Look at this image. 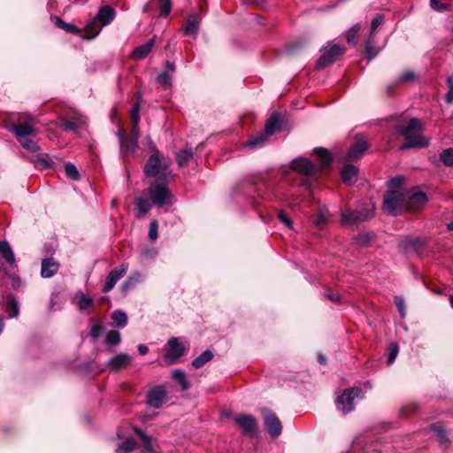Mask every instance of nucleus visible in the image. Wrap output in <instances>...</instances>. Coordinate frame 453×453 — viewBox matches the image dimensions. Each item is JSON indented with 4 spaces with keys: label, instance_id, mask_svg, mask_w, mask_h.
Listing matches in <instances>:
<instances>
[{
    "label": "nucleus",
    "instance_id": "6e6d98bb",
    "mask_svg": "<svg viewBox=\"0 0 453 453\" xmlns=\"http://www.w3.org/2000/svg\"><path fill=\"white\" fill-rule=\"evenodd\" d=\"M157 221L151 220L149 227V237L150 240L155 241L157 238Z\"/></svg>",
    "mask_w": 453,
    "mask_h": 453
},
{
    "label": "nucleus",
    "instance_id": "774afa93",
    "mask_svg": "<svg viewBox=\"0 0 453 453\" xmlns=\"http://www.w3.org/2000/svg\"><path fill=\"white\" fill-rule=\"evenodd\" d=\"M165 68H166L165 71H167L168 73H169V72H171V73L175 72V65L170 61L166 62Z\"/></svg>",
    "mask_w": 453,
    "mask_h": 453
},
{
    "label": "nucleus",
    "instance_id": "bf43d9fd",
    "mask_svg": "<svg viewBox=\"0 0 453 453\" xmlns=\"http://www.w3.org/2000/svg\"><path fill=\"white\" fill-rule=\"evenodd\" d=\"M415 79V73L411 70L404 71L399 77L400 82H409Z\"/></svg>",
    "mask_w": 453,
    "mask_h": 453
},
{
    "label": "nucleus",
    "instance_id": "864d4df0",
    "mask_svg": "<svg viewBox=\"0 0 453 453\" xmlns=\"http://www.w3.org/2000/svg\"><path fill=\"white\" fill-rule=\"evenodd\" d=\"M395 304L396 305L401 316L405 317V301L401 296H395L394 298Z\"/></svg>",
    "mask_w": 453,
    "mask_h": 453
},
{
    "label": "nucleus",
    "instance_id": "39448f33",
    "mask_svg": "<svg viewBox=\"0 0 453 453\" xmlns=\"http://www.w3.org/2000/svg\"><path fill=\"white\" fill-rule=\"evenodd\" d=\"M382 208L390 215H397L407 210V191L388 190L384 195Z\"/></svg>",
    "mask_w": 453,
    "mask_h": 453
},
{
    "label": "nucleus",
    "instance_id": "ddd939ff",
    "mask_svg": "<svg viewBox=\"0 0 453 453\" xmlns=\"http://www.w3.org/2000/svg\"><path fill=\"white\" fill-rule=\"evenodd\" d=\"M168 349L165 355V360L168 364H174L186 352L187 347L177 337L168 340Z\"/></svg>",
    "mask_w": 453,
    "mask_h": 453
},
{
    "label": "nucleus",
    "instance_id": "58836bf2",
    "mask_svg": "<svg viewBox=\"0 0 453 453\" xmlns=\"http://www.w3.org/2000/svg\"><path fill=\"white\" fill-rule=\"evenodd\" d=\"M5 311L10 318L18 316L19 308L16 300L12 297H7L5 302Z\"/></svg>",
    "mask_w": 453,
    "mask_h": 453
},
{
    "label": "nucleus",
    "instance_id": "2f4dec72",
    "mask_svg": "<svg viewBox=\"0 0 453 453\" xmlns=\"http://www.w3.org/2000/svg\"><path fill=\"white\" fill-rule=\"evenodd\" d=\"M102 27H103L101 26L100 21H98L96 17L95 16L88 22V24L85 27V29L88 34V38H95L99 34Z\"/></svg>",
    "mask_w": 453,
    "mask_h": 453
},
{
    "label": "nucleus",
    "instance_id": "0e129e2a",
    "mask_svg": "<svg viewBox=\"0 0 453 453\" xmlns=\"http://www.w3.org/2000/svg\"><path fill=\"white\" fill-rule=\"evenodd\" d=\"M102 332V326L100 325H96L94 326L92 328H91V331H90V336L93 338V339H97L98 336L100 335Z\"/></svg>",
    "mask_w": 453,
    "mask_h": 453
},
{
    "label": "nucleus",
    "instance_id": "c03bdc74",
    "mask_svg": "<svg viewBox=\"0 0 453 453\" xmlns=\"http://www.w3.org/2000/svg\"><path fill=\"white\" fill-rule=\"evenodd\" d=\"M142 99V95L138 94V101L133 105L132 110L130 111V118L132 124L139 123L140 121V101Z\"/></svg>",
    "mask_w": 453,
    "mask_h": 453
},
{
    "label": "nucleus",
    "instance_id": "9b49d317",
    "mask_svg": "<svg viewBox=\"0 0 453 453\" xmlns=\"http://www.w3.org/2000/svg\"><path fill=\"white\" fill-rule=\"evenodd\" d=\"M234 421L242 430V434L247 436H254L257 429V421L252 415L239 414L234 417Z\"/></svg>",
    "mask_w": 453,
    "mask_h": 453
},
{
    "label": "nucleus",
    "instance_id": "79ce46f5",
    "mask_svg": "<svg viewBox=\"0 0 453 453\" xmlns=\"http://www.w3.org/2000/svg\"><path fill=\"white\" fill-rule=\"evenodd\" d=\"M136 445V442L134 439L128 438L125 441H123L119 447L116 449V453H129L132 451Z\"/></svg>",
    "mask_w": 453,
    "mask_h": 453
},
{
    "label": "nucleus",
    "instance_id": "e433bc0d",
    "mask_svg": "<svg viewBox=\"0 0 453 453\" xmlns=\"http://www.w3.org/2000/svg\"><path fill=\"white\" fill-rule=\"evenodd\" d=\"M314 154L318 156L320 160V164L322 167H326L330 165L332 163V157L329 155L328 151L324 148H315Z\"/></svg>",
    "mask_w": 453,
    "mask_h": 453
},
{
    "label": "nucleus",
    "instance_id": "a18cd8bd",
    "mask_svg": "<svg viewBox=\"0 0 453 453\" xmlns=\"http://www.w3.org/2000/svg\"><path fill=\"white\" fill-rule=\"evenodd\" d=\"M120 334L116 330L110 331L105 338V343L110 346H116L120 342Z\"/></svg>",
    "mask_w": 453,
    "mask_h": 453
},
{
    "label": "nucleus",
    "instance_id": "338daca9",
    "mask_svg": "<svg viewBox=\"0 0 453 453\" xmlns=\"http://www.w3.org/2000/svg\"><path fill=\"white\" fill-rule=\"evenodd\" d=\"M326 222V219H325V216L320 214L318 219L315 220V225L319 227H320L321 226H323Z\"/></svg>",
    "mask_w": 453,
    "mask_h": 453
},
{
    "label": "nucleus",
    "instance_id": "5fc2aeb1",
    "mask_svg": "<svg viewBox=\"0 0 453 453\" xmlns=\"http://www.w3.org/2000/svg\"><path fill=\"white\" fill-rule=\"evenodd\" d=\"M388 350H389V353H388V365H391L395 361V359L398 354V351H399L398 345L396 343H391Z\"/></svg>",
    "mask_w": 453,
    "mask_h": 453
},
{
    "label": "nucleus",
    "instance_id": "1a4fd4ad",
    "mask_svg": "<svg viewBox=\"0 0 453 453\" xmlns=\"http://www.w3.org/2000/svg\"><path fill=\"white\" fill-rule=\"evenodd\" d=\"M360 388H351L344 390L336 399V408L343 414H348L354 410V400L361 395Z\"/></svg>",
    "mask_w": 453,
    "mask_h": 453
},
{
    "label": "nucleus",
    "instance_id": "4be33fe9",
    "mask_svg": "<svg viewBox=\"0 0 453 453\" xmlns=\"http://www.w3.org/2000/svg\"><path fill=\"white\" fill-rule=\"evenodd\" d=\"M368 149V144L365 141L360 140L354 143L348 150L346 157L349 160H357L360 158L365 151Z\"/></svg>",
    "mask_w": 453,
    "mask_h": 453
},
{
    "label": "nucleus",
    "instance_id": "9d476101",
    "mask_svg": "<svg viewBox=\"0 0 453 453\" xmlns=\"http://www.w3.org/2000/svg\"><path fill=\"white\" fill-rule=\"evenodd\" d=\"M262 416L265 427L270 436L273 438L279 437L282 432V425L276 413L269 409H263Z\"/></svg>",
    "mask_w": 453,
    "mask_h": 453
},
{
    "label": "nucleus",
    "instance_id": "a19ab883",
    "mask_svg": "<svg viewBox=\"0 0 453 453\" xmlns=\"http://www.w3.org/2000/svg\"><path fill=\"white\" fill-rule=\"evenodd\" d=\"M111 319L119 327H124L127 323V317L124 311H115L111 314Z\"/></svg>",
    "mask_w": 453,
    "mask_h": 453
},
{
    "label": "nucleus",
    "instance_id": "412c9836",
    "mask_svg": "<svg viewBox=\"0 0 453 453\" xmlns=\"http://www.w3.org/2000/svg\"><path fill=\"white\" fill-rule=\"evenodd\" d=\"M202 21V17L199 13H193L188 17L187 24L183 28L185 35H196L199 30V26Z\"/></svg>",
    "mask_w": 453,
    "mask_h": 453
},
{
    "label": "nucleus",
    "instance_id": "e2e57ef3",
    "mask_svg": "<svg viewBox=\"0 0 453 453\" xmlns=\"http://www.w3.org/2000/svg\"><path fill=\"white\" fill-rule=\"evenodd\" d=\"M278 219L281 223L285 224L288 227H291L292 220L286 215L284 211H280L278 213Z\"/></svg>",
    "mask_w": 453,
    "mask_h": 453
},
{
    "label": "nucleus",
    "instance_id": "2eb2a0df",
    "mask_svg": "<svg viewBox=\"0 0 453 453\" xmlns=\"http://www.w3.org/2000/svg\"><path fill=\"white\" fill-rule=\"evenodd\" d=\"M166 400L167 396L165 388L158 386L149 392L147 403L150 407L159 409L165 403Z\"/></svg>",
    "mask_w": 453,
    "mask_h": 453
},
{
    "label": "nucleus",
    "instance_id": "ea45409f",
    "mask_svg": "<svg viewBox=\"0 0 453 453\" xmlns=\"http://www.w3.org/2000/svg\"><path fill=\"white\" fill-rule=\"evenodd\" d=\"M440 160L445 166L453 167V148L443 150L440 153Z\"/></svg>",
    "mask_w": 453,
    "mask_h": 453
},
{
    "label": "nucleus",
    "instance_id": "473e14b6",
    "mask_svg": "<svg viewBox=\"0 0 453 453\" xmlns=\"http://www.w3.org/2000/svg\"><path fill=\"white\" fill-rule=\"evenodd\" d=\"M134 432L138 436H140V438L142 441L143 449H142V453H153L155 450H154V447L151 442V437L145 434L139 428H134Z\"/></svg>",
    "mask_w": 453,
    "mask_h": 453
},
{
    "label": "nucleus",
    "instance_id": "a878e982",
    "mask_svg": "<svg viewBox=\"0 0 453 453\" xmlns=\"http://www.w3.org/2000/svg\"><path fill=\"white\" fill-rule=\"evenodd\" d=\"M98 21H100L101 26L104 27L109 25L115 17V11L113 8L104 5L101 7L96 15Z\"/></svg>",
    "mask_w": 453,
    "mask_h": 453
},
{
    "label": "nucleus",
    "instance_id": "f03ea898",
    "mask_svg": "<svg viewBox=\"0 0 453 453\" xmlns=\"http://www.w3.org/2000/svg\"><path fill=\"white\" fill-rule=\"evenodd\" d=\"M8 130L12 132L21 146L32 152L40 150L39 145L35 141L38 132L35 128V119L27 118L23 122L11 121L8 125Z\"/></svg>",
    "mask_w": 453,
    "mask_h": 453
},
{
    "label": "nucleus",
    "instance_id": "423d86ee",
    "mask_svg": "<svg viewBox=\"0 0 453 453\" xmlns=\"http://www.w3.org/2000/svg\"><path fill=\"white\" fill-rule=\"evenodd\" d=\"M281 119L280 113L273 112L266 120L264 131L256 136L250 137L245 143L246 147L257 148L263 146L269 137L280 129Z\"/></svg>",
    "mask_w": 453,
    "mask_h": 453
},
{
    "label": "nucleus",
    "instance_id": "5701e85b",
    "mask_svg": "<svg viewBox=\"0 0 453 453\" xmlns=\"http://www.w3.org/2000/svg\"><path fill=\"white\" fill-rule=\"evenodd\" d=\"M86 124V121L82 118H74L73 119H68L63 118L59 120V127L65 131L77 132Z\"/></svg>",
    "mask_w": 453,
    "mask_h": 453
},
{
    "label": "nucleus",
    "instance_id": "a211bd4d",
    "mask_svg": "<svg viewBox=\"0 0 453 453\" xmlns=\"http://www.w3.org/2000/svg\"><path fill=\"white\" fill-rule=\"evenodd\" d=\"M117 135L119 142V152L121 157L125 159L135 151L138 142L131 141V139L128 141L126 140L120 130L118 131Z\"/></svg>",
    "mask_w": 453,
    "mask_h": 453
},
{
    "label": "nucleus",
    "instance_id": "37998d69",
    "mask_svg": "<svg viewBox=\"0 0 453 453\" xmlns=\"http://www.w3.org/2000/svg\"><path fill=\"white\" fill-rule=\"evenodd\" d=\"M361 29V25L359 23L355 24L351 27L346 34V39L348 43L356 45V37Z\"/></svg>",
    "mask_w": 453,
    "mask_h": 453
},
{
    "label": "nucleus",
    "instance_id": "69168bd1",
    "mask_svg": "<svg viewBox=\"0 0 453 453\" xmlns=\"http://www.w3.org/2000/svg\"><path fill=\"white\" fill-rule=\"evenodd\" d=\"M325 296L331 300L334 303H340L341 301V296L339 294H334V293H326Z\"/></svg>",
    "mask_w": 453,
    "mask_h": 453
},
{
    "label": "nucleus",
    "instance_id": "393cba45",
    "mask_svg": "<svg viewBox=\"0 0 453 453\" xmlns=\"http://www.w3.org/2000/svg\"><path fill=\"white\" fill-rule=\"evenodd\" d=\"M358 169L355 165H346L341 171L342 181L347 185H352L356 182Z\"/></svg>",
    "mask_w": 453,
    "mask_h": 453
},
{
    "label": "nucleus",
    "instance_id": "f704fd0d",
    "mask_svg": "<svg viewBox=\"0 0 453 453\" xmlns=\"http://www.w3.org/2000/svg\"><path fill=\"white\" fill-rule=\"evenodd\" d=\"M213 357V354L211 350L206 349L204 350L201 355H199L197 357H196L192 361V366L196 369L201 368L207 362L211 360Z\"/></svg>",
    "mask_w": 453,
    "mask_h": 453
},
{
    "label": "nucleus",
    "instance_id": "13d9d810",
    "mask_svg": "<svg viewBox=\"0 0 453 453\" xmlns=\"http://www.w3.org/2000/svg\"><path fill=\"white\" fill-rule=\"evenodd\" d=\"M430 6L437 12H443L447 9L448 4L441 3L440 0H430Z\"/></svg>",
    "mask_w": 453,
    "mask_h": 453
},
{
    "label": "nucleus",
    "instance_id": "b1692460",
    "mask_svg": "<svg viewBox=\"0 0 453 453\" xmlns=\"http://www.w3.org/2000/svg\"><path fill=\"white\" fill-rule=\"evenodd\" d=\"M131 361V357L126 353H120L114 357H112L108 361V366L112 371H118L123 367H126L127 365H129Z\"/></svg>",
    "mask_w": 453,
    "mask_h": 453
},
{
    "label": "nucleus",
    "instance_id": "8fccbe9b",
    "mask_svg": "<svg viewBox=\"0 0 453 453\" xmlns=\"http://www.w3.org/2000/svg\"><path fill=\"white\" fill-rule=\"evenodd\" d=\"M156 81L165 88H169L171 86L172 77L167 71H164L157 75Z\"/></svg>",
    "mask_w": 453,
    "mask_h": 453
},
{
    "label": "nucleus",
    "instance_id": "c85d7f7f",
    "mask_svg": "<svg viewBox=\"0 0 453 453\" xmlns=\"http://www.w3.org/2000/svg\"><path fill=\"white\" fill-rule=\"evenodd\" d=\"M430 431L434 434L435 437L441 445L447 446L449 444L448 434L441 426L433 424L430 426Z\"/></svg>",
    "mask_w": 453,
    "mask_h": 453
},
{
    "label": "nucleus",
    "instance_id": "49530a36",
    "mask_svg": "<svg viewBox=\"0 0 453 453\" xmlns=\"http://www.w3.org/2000/svg\"><path fill=\"white\" fill-rule=\"evenodd\" d=\"M55 19H56V25L58 27H60L69 33H72V34H79L80 33V29H78L75 26L65 22L58 17H56Z\"/></svg>",
    "mask_w": 453,
    "mask_h": 453
},
{
    "label": "nucleus",
    "instance_id": "c9c22d12",
    "mask_svg": "<svg viewBox=\"0 0 453 453\" xmlns=\"http://www.w3.org/2000/svg\"><path fill=\"white\" fill-rule=\"evenodd\" d=\"M172 378L181 387L182 390H187L189 388L190 385L183 371L180 369L174 370L172 373Z\"/></svg>",
    "mask_w": 453,
    "mask_h": 453
},
{
    "label": "nucleus",
    "instance_id": "bb28decb",
    "mask_svg": "<svg viewBox=\"0 0 453 453\" xmlns=\"http://www.w3.org/2000/svg\"><path fill=\"white\" fill-rule=\"evenodd\" d=\"M155 44V40L150 39L144 44H142L136 47L132 52V58L136 60H141L145 58L149 53L151 51L153 46Z\"/></svg>",
    "mask_w": 453,
    "mask_h": 453
},
{
    "label": "nucleus",
    "instance_id": "20e7f679",
    "mask_svg": "<svg viewBox=\"0 0 453 453\" xmlns=\"http://www.w3.org/2000/svg\"><path fill=\"white\" fill-rule=\"evenodd\" d=\"M170 161L158 153L152 154L143 166L146 177H157V180H167L171 174Z\"/></svg>",
    "mask_w": 453,
    "mask_h": 453
},
{
    "label": "nucleus",
    "instance_id": "de8ad7c7",
    "mask_svg": "<svg viewBox=\"0 0 453 453\" xmlns=\"http://www.w3.org/2000/svg\"><path fill=\"white\" fill-rule=\"evenodd\" d=\"M65 172L66 176L73 180H78L80 179V173L76 166L72 163L65 164Z\"/></svg>",
    "mask_w": 453,
    "mask_h": 453
},
{
    "label": "nucleus",
    "instance_id": "dca6fc26",
    "mask_svg": "<svg viewBox=\"0 0 453 453\" xmlns=\"http://www.w3.org/2000/svg\"><path fill=\"white\" fill-rule=\"evenodd\" d=\"M127 268L128 266L127 264H122L119 267L111 270L106 278L105 284L103 287V292L107 293L111 290L117 281L125 275Z\"/></svg>",
    "mask_w": 453,
    "mask_h": 453
},
{
    "label": "nucleus",
    "instance_id": "3c124183",
    "mask_svg": "<svg viewBox=\"0 0 453 453\" xmlns=\"http://www.w3.org/2000/svg\"><path fill=\"white\" fill-rule=\"evenodd\" d=\"M365 52H366L369 59L373 58L378 54V50L373 46L372 37H371V36L368 37V39L365 42Z\"/></svg>",
    "mask_w": 453,
    "mask_h": 453
},
{
    "label": "nucleus",
    "instance_id": "052dcab7",
    "mask_svg": "<svg viewBox=\"0 0 453 453\" xmlns=\"http://www.w3.org/2000/svg\"><path fill=\"white\" fill-rule=\"evenodd\" d=\"M449 90L446 94V101L449 104L453 103V77H449L447 80Z\"/></svg>",
    "mask_w": 453,
    "mask_h": 453
},
{
    "label": "nucleus",
    "instance_id": "cd10ccee",
    "mask_svg": "<svg viewBox=\"0 0 453 453\" xmlns=\"http://www.w3.org/2000/svg\"><path fill=\"white\" fill-rule=\"evenodd\" d=\"M0 255L6 261V263L11 265H16L15 256L8 242H0Z\"/></svg>",
    "mask_w": 453,
    "mask_h": 453
},
{
    "label": "nucleus",
    "instance_id": "4468645a",
    "mask_svg": "<svg viewBox=\"0 0 453 453\" xmlns=\"http://www.w3.org/2000/svg\"><path fill=\"white\" fill-rule=\"evenodd\" d=\"M426 244V240L421 237L406 236L399 244L398 249L403 252H418Z\"/></svg>",
    "mask_w": 453,
    "mask_h": 453
},
{
    "label": "nucleus",
    "instance_id": "7ed1b4c3",
    "mask_svg": "<svg viewBox=\"0 0 453 453\" xmlns=\"http://www.w3.org/2000/svg\"><path fill=\"white\" fill-rule=\"evenodd\" d=\"M292 172L302 175L300 185L303 190L310 191L312 188L314 177L317 173L316 165L306 157H297L290 162L289 168H283L280 171L282 180H286Z\"/></svg>",
    "mask_w": 453,
    "mask_h": 453
},
{
    "label": "nucleus",
    "instance_id": "f3484780",
    "mask_svg": "<svg viewBox=\"0 0 453 453\" xmlns=\"http://www.w3.org/2000/svg\"><path fill=\"white\" fill-rule=\"evenodd\" d=\"M157 3L158 5L160 12L159 15L161 17H167L172 10V0H150L147 4H144L142 8V12L145 13H149L154 9L153 4Z\"/></svg>",
    "mask_w": 453,
    "mask_h": 453
},
{
    "label": "nucleus",
    "instance_id": "603ef678",
    "mask_svg": "<svg viewBox=\"0 0 453 453\" xmlns=\"http://www.w3.org/2000/svg\"><path fill=\"white\" fill-rule=\"evenodd\" d=\"M384 17L382 14H377L372 20L369 36L373 37L377 28L383 23Z\"/></svg>",
    "mask_w": 453,
    "mask_h": 453
},
{
    "label": "nucleus",
    "instance_id": "aec40b11",
    "mask_svg": "<svg viewBox=\"0 0 453 453\" xmlns=\"http://www.w3.org/2000/svg\"><path fill=\"white\" fill-rule=\"evenodd\" d=\"M427 201V196L424 192H415L409 195L407 192V210H418Z\"/></svg>",
    "mask_w": 453,
    "mask_h": 453
},
{
    "label": "nucleus",
    "instance_id": "f8f14e48",
    "mask_svg": "<svg viewBox=\"0 0 453 453\" xmlns=\"http://www.w3.org/2000/svg\"><path fill=\"white\" fill-rule=\"evenodd\" d=\"M345 52L344 47L334 44L329 48H326L317 62V68H325L333 64L338 57Z\"/></svg>",
    "mask_w": 453,
    "mask_h": 453
},
{
    "label": "nucleus",
    "instance_id": "4d7b16f0",
    "mask_svg": "<svg viewBox=\"0 0 453 453\" xmlns=\"http://www.w3.org/2000/svg\"><path fill=\"white\" fill-rule=\"evenodd\" d=\"M93 303V300L84 295L81 296V298L79 300V308L81 310H86L89 308Z\"/></svg>",
    "mask_w": 453,
    "mask_h": 453
},
{
    "label": "nucleus",
    "instance_id": "09e8293b",
    "mask_svg": "<svg viewBox=\"0 0 453 453\" xmlns=\"http://www.w3.org/2000/svg\"><path fill=\"white\" fill-rule=\"evenodd\" d=\"M403 182V177L395 176L390 179L388 182V186L390 188L389 190H405L402 186Z\"/></svg>",
    "mask_w": 453,
    "mask_h": 453
},
{
    "label": "nucleus",
    "instance_id": "6ab92c4d",
    "mask_svg": "<svg viewBox=\"0 0 453 453\" xmlns=\"http://www.w3.org/2000/svg\"><path fill=\"white\" fill-rule=\"evenodd\" d=\"M59 264L53 257H48L42 261L41 275L42 278H50L58 271Z\"/></svg>",
    "mask_w": 453,
    "mask_h": 453
},
{
    "label": "nucleus",
    "instance_id": "72a5a7b5",
    "mask_svg": "<svg viewBox=\"0 0 453 453\" xmlns=\"http://www.w3.org/2000/svg\"><path fill=\"white\" fill-rule=\"evenodd\" d=\"M143 280V275L140 272H133L127 278L125 282L122 285V288L125 291H127L129 288H133L135 284L141 282Z\"/></svg>",
    "mask_w": 453,
    "mask_h": 453
},
{
    "label": "nucleus",
    "instance_id": "6e6552de",
    "mask_svg": "<svg viewBox=\"0 0 453 453\" xmlns=\"http://www.w3.org/2000/svg\"><path fill=\"white\" fill-rule=\"evenodd\" d=\"M144 195L148 196L151 203L157 206L172 203L167 180H156L145 189Z\"/></svg>",
    "mask_w": 453,
    "mask_h": 453
},
{
    "label": "nucleus",
    "instance_id": "0eeeda50",
    "mask_svg": "<svg viewBox=\"0 0 453 453\" xmlns=\"http://www.w3.org/2000/svg\"><path fill=\"white\" fill-rule=\"evenodd\" d=\"M373 214V203H366L360 205L357 210L346 209L342 211L341 213V221L342 225L352 226L372 219Z\"/></svg>",
    "mask_w": 453,
    "mask_h": 453
},
{
    "label": "nucleus",
    "instance_id": "f257e3e1",
    "mask_svg": "<svg viewBox=\"0 0 453 453\" xmlns=\"http://www.w3.org/2000/svg\"><path fill=\"white\" fill-rule=\"evenodd\" d=\"M395 130L406 140V142L401 145V150L411 148H426L430 143L429 139L423 136V126L417 118L399 121L395 126Z\"/></svg>",
    "mask_w": 453,
    "mask_h": 453
},
{
    "label": "nucleus",
    "instance_id": "680f3d73",
    "mask_svg": "<svg viewBox=\"0 0 453 453\" xmlns=\"http://www.w3.org/2000/svg\"><path fill=\"white\" fill-rule=\"evenodd\" d=\"M138 138H139V123L132 124L131 134H130L129 139H131V141H134V142H138Z\"/></svg>",
    "mask_w": 453,
    "mask_h": 453
},
{
    "label": "nucleus",
    "instance_id": "7c9ffc66",
    "mask_svg": "<svg viewBox=\"0 0 453 453\" xmlns=\"http://www.w3.org/2000/svg\"><path fill=\"white\" fill-rule=\"evenodd\" d=\"M33 164L36 168L48 169L51 167L53 161L48 154H40L32 159Z\"/></svg>",
    "mask_w": 453,
    "mask_h": 453
},
{
    "label": "nucleus",
    "instance_id": "4c0bfd02",
    "mask_svg": "<svg viewBox=\"0 0 453 453\" xmlns=\"http://www.w3.org/2000/svg\"><path fill=\"white\" fill-rule=\"evenodd\" d=\"M192 157L193 151L191 149L182 150L176 154V160L180 166L186 165Z\"/></svg>",
    "mask_w": 453,
    "mask_h": 453
},
{
    "label": "nucleus",
    "instance_id": "c756f323",
    "mask_svg": "<svg viewBox=\"0 0 453 453\" xmlns=\"http://www.w3.org/2000/svg\"><path fill=\"white\" fill-rule=\"evenodd\" d=\"M154 205L148 196H145V197H139L136 199V206L138 210V217H143L145 216L149 211L150 210L151 206Z\"/></svg>",
    "mask_w": 453,
    "mask_h": 453
}]
</instances>
